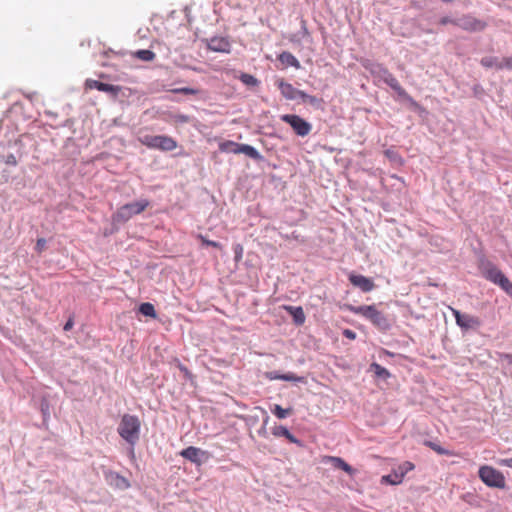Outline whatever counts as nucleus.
Wrapping results in <instances>:
<instances>
[{
    "label": "nucleus",
    "instance_id": "nucleus-1",
    "mask_svg": "<svg viewBox=\"0 0 512 512\" xmlns=\"http://www.w3.org/2000/svg\"><path fill=\"white\" fill-rule=\"evenodd\" d=\"M344 309L364 317L370 321L371 324L381 332H387L392 328L393 318L377 309L376 305H361L354 306L352 304H345Z\"/></svg>",
    "mask_w": 512,
    "mask_h": 512
},
{
    "label": "nucleus",
    "instance_id": "nucleus-2",
    "mask_svg": "<svg viewBox=\"0 0 512 512\" xmlns=\"http://www.w3.org/2000/svg\"><path fill=\"white\" fill-rule=\"evenodd\" d=\"M478 268L481 275L488 281L499 286L508 296L512 298V282L506 275L485 256L479 258Z\"/></svg>",
    "mask_w": 512,
    "mask_h": 512
},
{
    "label": "nucleus",
    "instance_id": "nucleus-3",
    "mask_svg": "<svg viewBox=\"0 0 512 512\" xmlns=\"http://www.w3.org/2000/svg\"><path fill=\"white\" fill-rule=\"evenodd\" d=\"M119 435L127 441L131 447L139 440L140 434V421L136 416L125 414L118 426ZM133 453V448H131Z\"/></svg>",
    "mask_w": 512,
    "mask_h": 512
},
{
    "label": "nucleus",
    "instance_id": "nucleus-4",
    "mask_svg": "<svg viewBox=\"0 0 512 512\" xmlns=\"http://www.w3.org/2000/svg\"><path fill=\"white\" fill-rule=\"evenodd\" d=\"M149 206V201L141 199L136 202L128 203L120 208L113 214L112 219L115 223H124L130 220L133 216L142 213Z\"/></svg>",
    "mask_w": 512,
    "mask_h": 512
},
{
    "label": "nucleus",
    "instance_id": "nucleus-5",
    "mask_svg": "<svg viewBox=\"0 0 512 512\" xmlns=\"http://www.w3.org/2000/svg\"><path fill=\"white\" fill-rule=\"evenodd\" d=\"M478 476L488 487L498 489H504L506 487V481L503 473L492 466H481L478 470Z\"/></svg>",
    "mask_w": 512,
    "mask_h": 512
},
{
    "label": "nucleus",
    "instance_id": "nucleus-6",
    "mask_svg": "<svg viewBox=\"0 0 512 512\" xmlns=\"http://www.w3.org/2000/svg\"><path fill=\"white\" fill-rule=\"evenodd\" d=\"M281 121L287 123L294 133L300 137H306L312 130V125L304 118L296 114H283L280 116Z\"/></svg>",
    "mask_w": 512,
    "mask_h": 512
},
{
    "label": "nucleus",
    "instance_id": "nucleus-7",
    "mask_svg": "<svg viewBox=\"0 0 512 512\" xmlns=\"http://www.w3.org/2000/svg\"><path fill=\"white\" fill-rule=\"evenodd\" d=\"M383 82L386 85H388L401 100L406 101L412 109H422V106L411 95L407 93V91L400 85L398 80L394 77V75L391 72H389V76H386Z\"/></svg>",
    "mask_w": 512,
    "mask_h": 512
},
{
    "label": "nucleus",
    "instance_id": "nucleus-8",
    "mask_svg": "<svg viewBox=\"0 0 512 512\" xmlns=\"http://www.w3.org/2000/svg\"><path fill=\"white\" fill-rule=\"evenodd\" d=\"M456 26L468 32H480L486 28L487 24L470 14H464L457 18Z\"/></svg>",
    "mask_w": 512,
    "mask_h": 512
},
{
    "label": "nucleus",
    "instance_id": "nucleus-9",
    "mask_svg": "<svg viewBox=\"0 0 512 512\" xmlns=\"http://www.w3.org/2000/svg\"><path fill=\"white\" fill-rule=\"evenodd\" d=\"M456 324L463 330L478 329L482 322L479 317L462 313L459 310H452Z\"/></svg>",
    "mask_w": 512,
    "mask_h": 512
},
{
    "label": "nucleus",
    "instance_id": "nucleus-10",
    "mask_svg": "<svg viewBox=\"0 0 512 512\" xmlns=\"http://www.w3.org/2000/svg\"><path fill=\"white\" fill-rule=\"evenodd\" d=\"M180 455L198 466L208 459V453L206 451L194 446L183 449Z\"/></svg>",
    "mask_w": 512,
    "mask_h": 512
},
{
    "label": "nucleus",
    "instance_id": "nucleus-11",
    "mask_svg": "<svg viewBox=\"0 0 512 512\" xmlns=\"http://www.w3.org/2000/svg\"><path fill=\"white\" fill-rule=\"evenodd\" d=\"M276 85L281 92V95L288 100L301 99L303 92L295 88L292 84L286 82L283 78L276 81Z\"/></svg>",
    "mask_w": 512,
    "mask_h": 512
},
{
    "label": "nucleus",
    "instance_id": "nucleus-12",
    "mask_svg": "<svg viewBox=\"0 0 512 512\" xmlns=\"http://www.w3.org/2000/svg\"><path fill=\"white\" fill-rule=\"evenodd\" d=\"M361 64L374 78L383 81L386 76H389L390 71L381 63L366 59Z\"/></svg>",
    "mask_w": 512,
    "mask_h": 512
},
{
    "label": "nucleus",
    "instance_id": "nucleus-13",
    "mask_svg": "<svg viewBox=\"0 0 512 512\" xmlns=\"http://www.w3.org/2000/svg\"><path fill=\"white\" fill-rule=\"evenodd\" d=\"M207 48L214 52L230 53L231 43L227 37L213 36L207 41Z\"/></svg>",
    "mask_w": 512,
    "mask_h": 512
},
{
    "label": "nucleus",
    "instance_id": "nucleus-14",
    "mask_svg": "<svg viewBox=\"0 0 512 512\" xmlns=\"http://www.w3.org/2000/svg\"><path fill=\"white\" fill-rule=\"evenodd\" d=\"M227 145H231L234 147V149L232 151L235 154L243 153L255 161L263 160V156L259 153V151L255 147H253L249 144H238V143L229 141V142H227Z\"/></svg>",
    "mask_w": 512,
    "mask_h": 512
},
{
    "label": "nucleus",
    "instance_id": "nucleus-15",
    "mask_svg": "<svg viewBox=\"0 0 512 512\" xmlns=\"http://www.w3.org/2000/svg\"><path fill=\"white\" fill-rule=\"evenodd\" d=\"M167 93L174 94H182L186 96H193L196 100H206L207 99V91L201 88H192V87H177V88H169L166 89Z\"/></svg>",
    "mask_w": 512,
    "mask_h": 512
},
{
    "label": "nucleus",
    "instance_id": "nucleus-16",
    "mask_svg": "<svg viewBox=\"0 0 512 512\" xmlns=\"http://www.w3.org/2000/svg\"><path fill=\"white\" fill-rule=\"evenodd\" d=\"M85 87L87 89H97L99 91L109 93L114 97H116L119 94V92L121 91V88L119 86L102 83L100 81L93 80V79H87L85 82Z\"/></svg>",
    "mask_w": 512,
    "mask_h": 512
},
{
    "label": "nucleus",
    "instance_id": "nucleus-17",
    "mask_svg": "<svg viewBox=\"0 0 512 512\" xmlns=\"http://www.w3.org/2000/svg\"><path fill=\"white\" fill-rule=\"evenodd\" d=\"M349 281L353 286L360 288L361 291L365 293L370 292L375 288L373 280L361 274L351 273L349 275Z\"/></svg>",
    "mask_w": 512,
    "mask_h": 512
},
{
    "label": "nucleus",
    "instance_id": "nucleus-18",
    "mask_svg": "<svg viewBox=\"0 0 512 512\" xmlns=\"http://www.w3.org/2000/svg\"><path fill=\"white\" fill-rule=\"evenodd\" d=\"M272 434L275 436V437H284L286 438L290 443H294L296 445H298L299 447H303L304 446V443L302 440L298 439L297 437H295L289 430L287 427L283 426V425H276L272 428Z\"/></svg>",
    "mask_w": 512,
    "mask_h": 512
},
{
    "label": "nucleus",
    "instance_id": "nucleus-19",
    "mask_svg": "<svg viewBox=\"0 0 512 512\" xmlns=\"http://www.w3.org/2000/svg\"><path fill=\"white\" fill-rule=\"evenodd\" d=\"M106 480L111 486L120 490H126L130 487L129 481L116 472L107 473Z\"/></svg>",
    "mask_w": 512,
    "mask_h": 512
},
{
    "label": "nucleus",
    "instance_id": "nucleus-20",
    "mask_svg": "<svg viewBox=\"0 0 512 512\" xmlns=\"http://www.w3.org/2000/svg\"><path fill=\"white\" fill-rule=\"evenodd\" d=\"M284 309L292 317L295 325L301 326L305 323L306 316L301 306L285 305Z\"/></svg>",
    "mask_w": 512,
    "mask_h": 512
},
{
    "label": "nucleus",
    "instance_id": "nucleus-21",
    "mask_svg": "<svg viewBox=\"0 0 512 512\" xmlns=\"http://www.w3.org/2000/svg\"><path fill=\"white\" fill-rule=\"evenodd\" d=\"M278 60L286 66H291L296 69L301 68V64L298 61V59L289 51H283L282 53H280L278 55Z\"/></svg>",
    "mask_w": 512,
    "mask_h": 512
},
{
    "label": "nucleus",
    "instance_id": "nucleus-22",
    "mask_svg": "<svg viewBox=\"0 0 512 512\" xmlns=\"http://www.w3.org/2000/svg\"><path fill=\"white\" fill-rule=\"evenodd\" d=\"M329 461L332 463L334 468L341 469L349 475H353L355 473V469L340 457L330 456Z\"/></svg>",
    "mask_w": 512,
    "mask_h": 512
},
{
    "label": "nucleus",
    "instance_id": "nucleus-23",
    "mask_svg": "<svg viewBox=\"0 0 512 512\" xmlns=\"http://www.w3.org/2000/svg\"><path fill=\"white\" fill-rule=\"evenodd\" d=\"M384 155L393 165H397V166L404 165L405 161H404L403 157L399 154V152L394 147L386 149L384 151Z\"/></svg>",
    "mask_w": 512,
    "mask_h": 512
},
{
    "label": "nucleus",
    "instance_id": "nucleus-24",
    "mask_svg": "<svg viewBox=\"0 0 512 512\" xmlns=\"http://www.w3.org/2000/svg\"><path fill=\"white\" fill-rule=\"evenodd\" d=\"M303 103L309 104L315 109H323L324 100L320 97L307 94L305 91L301 97Z\"/></svg>",
    "mask_w": 512,
    "mask_h": 512
},
{
    "label": "nucleus",
    "instance_id": "nucleus-25",
    "mask_svg": "<svg viewBox=\"0 0 512 512\" xmlns=\"http://www.w3.org/2000/svg\"><path fill=\"white\" fill-rule=\"evenodd\" d=\"M415 468V465L410 461H405L402 464H400L396 469H394V472L397 473V476L401 479V482L403 481L405 475L412 471Z\"/></svg>",
    "mask_w": 512,
    "mask_h": 512
},
{
    "label": "nucleus",
    "instance_id": "nucleus-26",
    "mask_svg": "<svg viewBox=\"0 0 512 512\" xmlns=\"http://www.w3.org/2000/svg\"><path fill=\"white\" fill-rule=\"evenodd\" d=\"M370 370L373 371L378 378L383 380H386L391 376L390 372L385 367L376 362H373L370 365Z\"/></svg>",
    "mask_w": 512,
    "mask_h": 512
},
{
    "label": "nucleus",
    "instance_id": "nucleus-27",
    "mask_svg": "<svg viewBox=\"0 0 512 512\" xmlns=\"http://www.w3.org/2000/svg\"><path fill=\"white\" fill-rule=\"evenodd\" d=\"M424 445L429 447L430 449H432L439 455L451 456L453 454L450 450H448V449L442 447L441 445H439L438 443L430 441V440L424 441Z\"/></svg>",
    "mask_w": 512,
    "mask_h": 512
},
{
    "label": "nucleus",
    "instance_id": "nucleus-28",
    "mask_svg": "<svg viewBox=\"0 0 512 512\" xmlns=\"http://www.w3.org/2000/svg\"><path fill=\"white\" fill-rule=\"evenodd\" d=\"M169 364L171 366H175L177 367L181 373H183V378L185 380H190L192 379V374L191 372L188 370V368L186 366H184L180 360L178 358H175V357H172L171 361H169Z\"/></svg>",
    "mask_w": 512,
    "mask_h": 512
},
{
    "label": "nucleus",
    "instance_id": "nucleus-29",
    "mask_svg": "<svg viewBox=\"0 0 512 512\" xmlns=\"http://www.w3.org/2000/svg\"><path fill=\"white\" fill-rule=\"evenodd\" d=\"M271 411L278 419H284L292 414L293 409L291 407L285 409L275 404Z\"/></svg>",
    "mask_w": 512,
    "mask_h": 512
},
{
    "label": "nucleus",
    "instance_id": "nucleus-30",
    "mask_svg": "<svg viewBox=\"0 0 512 512\" xmlns=\"http://www.w3.org/2000/svg\"><path fill=\"white\" fill-rule=\"evenodd\" d=\"M238 78L243 84L249 87H256L260 84V81L256 77L248 73H241Z\"/></svg>",
    "mask_w": 512,
    "mask_h": 512
},
{
    "label": "nucleus",
    "instance_id": "nucleus-31",
    "mask_svg": "<svg viewBox=\"0 0 512 512\" xmlns=\"http://www.w3.org/2000/svg\"><path fill=\"white\" fill-rule=\"evenodd\" d=\"M177 148V142L168 136L162 135V151H172Z\"/></svg>",
    "mask_w": 512,
    "mask_h": 512
},
{
    "label": "nucleus",
    "instance_id": "nucleus-32",
    "mask_svg": "<svg viewBox=\"0 0 512 512\" xmlns=\"http://www.w3.org/2000/svg\"><path fill=\"white\" fill-rule=\"evenodd\" d=\"M139 312L144 316L156 317L155 308L151 303H142L139 307Z\"/></svg>",
    "mask_w": 512,
    "mask_h": 512
},
{
    "label": "nucleus",
    "instance_id": "nucleus-33",
    "mask_svg": "<svg viewBox=\"0 0 512 512\" xmlns=\"http://www.w3.org/2000/svg\"><path fill=\"white\" fill-rule=\"evenodd\" d=\"M381 482L390 484V485H397V484L401 483V479L397 476V473H395L393 470L390 474L382 476Z\"/></svg>",
    "mask_w": 512,
    "mask_h": 512
},
{
    "label": "nucleus",
    "instance_id": "nucleus-34",
    "mask_svg": "<svg viewBox=\"0 0 512 512\" xmlns=\"http://www.w3.org/2000/svg\"><path fill=\"white\" fill-rule=\"evenodd\" d=\"M282 381L295 382V383H303L307 382L304 376H297L292 372L284 373V377H282Z\"/></svg>",
    "mask_w": 512,
    "mask_h": 512
},
{
    "label": "nucleus",
    "instance_id": "nucleus-35",
    "mask_svg": "<svg viewBox=\"0 0 512 512\" xmlns=\"http://www.w3.org/2000/svg\"><path fill=\"white\" fill-rule=\"evenodd\" d=\"M134 55L142 61H151L155 57V54L150 50H138Z\"/></svg>",
    "mask_w": 512,
    "mask_h": 512
},
{
    "label": "nucleus",
    "instance_id": "nucleus-36",
    "mask_svg": "<svg viewBox=\"0 0 512 512\" xmlns=\"http://www.w3.org/2000/svg\"><path fill=\"white\" fill-rule=\"evenodd\" d=\"M500 62L501 61H498L497 57H483L481 59V65L486 68H492V67L497 68V64H499Z\"/></svg>",
    "mask_w": 512,
    "mask_h": 512
},
{
    "label": "nucleus",
    "instance_id": "nucleus-37",
    "mask_svg": "<svg viewBox=\"0 0 512 512\" xmlns=\"http://www.w3.org/2000/svg\"><path fill=\"white\" fill-rule=\"evenodd\" d=\"M233 252H234V261L236 263L240 262L243 257L244 248L240 243L233 244Z\"/></svg>",
    "mask_w": 512,
    "mask_h": 512
},
{
    "label": "nucleus",
    "instance_id": "nucleus-38",
    "mask_svg": "<svg viewBox=\"0 0 512 512\" xmlns=\"http://www.w3.org/2000/svg\"><path fill=\"white\" fill-rule=\"evenodd\" d=\"M265 378L268 380H282V377H284V373H280L279 371H267L264 374Z\"/></svg>",
    "mask_w": 512,
    "mask_h": 512
},
{
    "label": "nucleus",
    "instance_id": "nucleus-39",
    "mask_svg": "<svg viewBox=\"0 0 512 512\" xmlns=\"http://www.w3.org/2000/svg\"><path fill=\"white\" fill-rule=\"evenodd\" d=\"M198 238L201 240L203 245L211 246V247H214V248H221V244L219 242L213 241V240H209V239H207L205 236H203L201 234L198 236Z\"/></svg>",
    "mask_w": 512,
    "mask_h": 512
},
{
    "label": "nucleus",
    "instance_id": "nucleus-40",
    "mask_svg": "<svg viewBox=\"0 0 512 512\" xmlns=\"http://www.w3.org/2000/svg\"><path fill=\"white\" fill-rule=\"evenodd\" d=\"M504 68L512 69V57H504L502 61L497 64V69L501 70Z\"/></svg>",
    "mask_w": 512,
    "mask_h": 512
},
{
    "label": "nucleus",
    "instance_id": "nucleus-41",
    "mask_svg": "<svg viewBox=\"0 0 512 512\" xmlns=\"http://www.w3.org/2000/svg\"><path fill=\"white\" fill-rule=\"evenodd\" d=\"M456 22H457V18H452L450 16H443V17H441L439 19V24L440 25L452 24V25L456 26Z\"/></svg>",
    "mask_w": 512,
    "mask_h": 512
},
{
    "label": "nucleus",
    "instance_id": "nucleus-42",
    "mask_svg": "<svg viewBox=\"0 0 512 512\" xmlns=\"http://www.w3.org/2000/svg\"><path fill=\"white\" fill-rule=\"evenodd\" d=\"M297 35L301 38H305L310 35L305 20H301V30L297 33Z\"/></svg>",
    "mask_w": 512,
    "mask_h": 512
},
{
    "label": "nucleus",
    "instance_id": "nucleus-43",
    "mask_svg": "<svg viewBox=\"0 0 512 512\" xmlns=\"http://www.w3.org/2000/svg\"><path fill=\"white\" fill-rule=\"evenodd\" d=\"M173 118L177 123H188L190 121V117L184 114H176Z\"/></svg>",
    "mask_w": 512,
    "mask_h": 512
},
{
    "label": "nucleus",
    "instance_id": "nucleus-44",
    "mask_svg": "<svg viewBox=\"0 0 512 512\" xmlns=\"http://www.w3.org/2000/svg\"><path fill=\"white\" fill-rule=\"evenodd\" d=\"M45 246L46 240L44 238H39L36 242L35 249L37 250V252L41 253L45 249Z\"/></svg>",
    "mask_w": 512,
    "mask_h": 512
},
{
    "label": "nucleus",
    "instance_id": "nucleus-45",
    "mask_svg": "<svg viewBox=\"0 0 512 512\" xmlns=\"http://www.w3.org/2000/svg\"><path fill=\"white\" fill-rule=\"evenodd\" d=\"M343 336L347 339L354 340L356 338V333L350 329H344L342 332Z\"/></svg>",
    "mask_w": 512,
    "mask_h": 512
},
{
    "label": "nucleus",
    "instance_id": "nucleus-46",
    "mask_svg": "<svg viewBox=\"0 0 512 512\" xmlns=\"http://www.w3.org/2000/svg\"><path fill=\"white\" fill-rule=\"evenodd\" d=\"M6 163L15 166L17 164L16 157L13 154L8 155L7 159H6Z\"/></svg>",
    "mask_w": 512,
    "mask_h": 512
},
{
    "label": "nucleus",
    "instance_id": "nucleus-47",
    "mask_svg": "<svg viewBox=\"0 0 512 512\" xmlns=\"http://www.w3.org/2000/svg\"><path fill=\"white\" fill-rule=\"evenodd\" d=\"M500 465L512 468V458L502 459Z\"/></svg>",
    "mask_w": 512,
    "mask_h": 512
},
{
    "label": "nucleus",
    "instance_id": "nucleus-48",
    "mask_svg": "<svg viewBox=\"0 0 512 512\" xmlns=\"http://www.w3.org/2000/svg\"><path fill=\"white\" fill-rule=\"evenodd\" d=\"M501 358L505 359L510 365H512V354L503 353L501 354Z\"/></svg>",
    "mask_w": 512,
    "mask_h": 512
},
{
    "label": "nucleus",
    "instance_id": "nucleus-49",
    "mask_svg": "<svg viewBox=\"0 0 512 512\" xmlns=\"http://www.w3.org/2000/svg\"><path fill=\"white\" fill-rule=\"evenodd\" d=\"M72 327H73V321H72L71 319H69V320L65 323V325H64V330H65V331H68V330H70Z\"/></svg>",
    "mask_w": 512,
    "mask_h": 512
},
{
    "label": "nucleus",
    "instance_id": "nucleus-50",
    "mask_svg": "<svg viewBox=\"0 0 512 512\" xmlns=\"http://www.w3.org/2000/svg\"><path fill=\"white\" fill-rule=\"evenodd\" d=\"M258 434H259L260 436L266 437V435H267V431H266L265 426H262V427L258 430Z\"/></svg>",
    "mask_w": 512,
    "mask_h": 512
},
{
    "label": "nucleus",
    "instance_id": "nucleus-51",
    "mask_svg": "<svg viewBox=\"0 0 512 512\" xmlns=\"http://www.w3.org/2000/svg\"><path fill=\"white\" fill-rule=\"evenodd\" d=\"M183 153V148H180V150L175 155H182Z\"/></svg>",
    "mask_w": 512,
    "mask_h": 512
}]
</instances>
